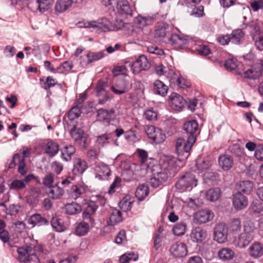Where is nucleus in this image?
<instances>
[{"instance_id":"1","label":"nucleus","mask_w":263,"mask_h":263,"mask_svg":"<svg viewBox=\"0 0 263 263\" xmlns=\"http://www.w3.org/2000/svg\"><path fill=\"white\" fill-rule=\"evenodd\" d=\"M18 258L20 261L25 263H40L39 252L29 246H24L17 248Z\"/></svg>"},{"instance_id":"2","label":"nucleus","mask_w":263,"mask_h":263,"mask_svg":"<svg viewBox=\"0 0 263 263\" xmlns=\"http://www.w3.org/2000/svg\"><path fill=\"white\" fill-rule=\"evenodd\" d=\"M194 139L193 137L187 138V140L182 138L177 139L176 143V151L178 156L182 160L186 159L190 155V152L194 143Z\"/></svg>"},{"instance_id":"3","label":"nucleus","mask_w":263,"mask_h":263,"mask_svg":"<svg viewBox=\"0 0 263 263\" xmlns=\"http://www.w3.org/2000/svg\"><path fill=\"white\" fill-rule=\"evenodd\" d=\"M198 180L195 175L192 172H187L178 179L175 186L181 192H184L187 189L191 190L196 186Z\"/></svg>"},{"instance_id":"4","label":"nucleus","mask_w":263,"mask_h":263,"mask_svg":"<svg viewBox=\"0 0 263 263\" xmlns=\"http://www.w3.org/2000/svg\"><path fill=\"white\" fill-rule=\"evenodd\" d=\"M96 178L100 180H105L109 179L111 175V170L109 166L99 160L95 161L91 164Z\"/></svg>"},{"instance_id":"5","label":"nucleus","mask_w":263,"mask_h":263,"mask_svg":"<svg viewBox=\"0 0 263 263\" xmlns=\"http://www.w3.org/2000/svg\"><path fill=\"white\" fill-rule=\"evenodd\" d=\"M126 64L128 65L134 74L138 73L142 70H146L150 67V64L144 55H141L134 62L127 61Z\"/></svg>"},{"instance_id":"6","label":"nucleus","mask_w":263,"mask_h":263,"mask_svg":"<svg viewBox=\"0 0 263 263\" xmlns=\"http://www.w3.org/2000/svg\"><path fill=\"white\" fill-rule=\"evenodd\" d=\"M145 132L148 137L156 144L162 143L166 139V136L162 130L153 125H147Z\"/></svg>"},{"instance_id":"7","label":"nucleus","mask_w":263,"mask_h":263,"mask_svg":"<svg viewBox=\"0 0 263 263\" xmlns=\"http://www.w3.org/2000/svg\"><path fill=\"white\" fill-rule=\"evenodd\" d=\"M16 165H18L17 171L18 173L22 176H25L27 172L25 160L18 153L15 154L13 155L12 159L9 165V167L12 168Z\"/></svg>"},{"instance_id":"8","label":"nucleus","mask_w":263,"mask_h":263,"mask_svg":"<svg viewBox=\"0 0 263 263\" xmlns=\"http://www.w3.org/2000/svg\"><path fill=\"white\" fill-rule=\"evenodd\" d=\"M170 252L176 258L183 257L188 253L186 245L181 241H177L173 243L170 249Z\"/></svg>"},{"instance_id":"9","label":"nucleus","mask_w":263,"mask_h":263,"mask_svg":"<svg viewBox=\"0 0 263 263\" xmlns=\"http://www.w3.org/2000/svg\"><path fill=\"white\" fill-rule=\"evenodd\" d=\"M228 237V229L224 223L216 224L214 228V239L219 243L226 241Z\"/></svg>"},{"instance_id":"10","label":"nucleus","mask_w":263,"mask_h":263,"mask_svg":"<svg viewBox=\"0 0 263 263\" xmlns=\"http://www.w3.org/2000/svg\"><path fill=\"white\" fill-rule=\"evenodd\" d=\"M108 5H116L118 13L121 15H133V10L129 5L128 2L126 0H122L117 1L115 3H111L109 0H107Z\"/></svg>"},{"instance_id":"11","label":"nucleus","mask_w":263,"mask_h":263,"mask_svg":"<svg viewBox=\"0 0 263 263\" xmlns=\"http://www.w3.org/2000/svg\"><path fill=\"white\" fill-rule=\"evenodd\" d=\"M214 217L213 213L209 209H203L197 211L194 215V221L198 224L206 223Z\"/></svg>"},{"instance_id":"12","label":"nucleus","mask_w":263,"mask_h":263,"mask_svg":"<svg viewBox=\"0 0 263 263\" xmlns=\"http://www.w3.org/2000/svg\"><path fill=\"white\" fill-rule=\"evenodd\" d=\"M232 203L236 210L240 211L248 206V199L240 192H237L233 196Z\"/></svg>"},{"instance_id":"13","label":"nucleus","mask_w":263,"mask_h":263,"mask_svg":"<svg viewBox=\"0 0 263 263\" xmlns=\"http://www.w3.org/2000/svg\"><path fill=\"white\" fill-rule=\"evenodd\" d=\"M170 104L173 109L180 111L184 107L185 101L180 95L173 92L170 96Z\"/></svg>"},{"instance_id":"14","label":"nucleus","mask_w":263,"mask_h":263,"mask_svg":"<svg viewBox=\"0 0 263 263\" xmlns=\"http://www.w3.org/2000/svg\"><path fill=\"white\" fill-rule=\"evenodd\" d=\"M213 163V161L210 157L199 156L196 160L195 165L199 173L209 170L212 166Z\"/></svg>"},{"instance_id":"15","label":"nucleus","mask_w":263,"mask_h":263,"mask_svg":"<svg viewBox=\"0 0 263 263\" xmlns=\"http://www.w3.org/2000/svg\"><path fill=\"white\" fill-rule=\"evenodd\" d=\"M94 29L101 32H108L114 29L112 23L106 18H102L95 21Z\"/></svg>"},{"instance_id":"16","label":"nucleus","mask_w":263,"mask_h":263,"mask_svg":"<svg viewBox=\"0 0 263 263\" xmlns=\"http://www.w3.org/2000/svg\"><path fill=\"white\" fill-rule=\"evenodd\" d=\"M161 167L166 172L176 170V159L175 157L172 156H164L161 158Z\"/></svg>"},{"instance_id":"17","label":"nucleus","mask_w":263,"mask_h":263,"mask_svg":"<svg viewBox=\"0 0 263 263\" xmlns=\"http://www.w3.org/2000/svg\"><path fill=\"white\" fill-rule=\"evenodd\" d=\"M183 129L189 135L187 138L193 137L194 141L196 140L197 132L198 130V124L196 120H190L184 124Z\"/></svg>"},{"instance_id":"18","label":"nucleus","mask_w":263,"mask_h":263,"mask_svg":"<svg viewBox=\"0 0 263 263\" xmlns=\"http://www.w3.org/2000/svg\"><path fill=\"white\" fill-rule=\"evenodd\" d=\"M70 135L75 142L80 144L81 143H83L84 144H85L87 137L83 130L81 128L74 126L70 131Z\"/></svg>"},{"instance_id":"19","label":"nucleus","mask_w":263,"mask_h":263,"mask_svg":"<svg viewBox=\"0 0 263 263\" xmlns=\"http://www.w3.org/2000/svg\"><path fill=\"white\" fill-rule=\"evenodd\" d=\"M87 190V186L83 183H78L70 189V194L73 199L83 197Z\"/></svg>"},{"instance_id":"20","label":"nucleus","mask_w":263,"mask_h":263,"mask_svg":"<svg viewBox=\"0 0 263 263\" xmlns=\"http://www.w3.org/2000/svg\"><path fill=\"white\" fill-rule=\"evenodd\" d=\"M190 236L193 242L201 243L206 238L207 232L206 230L198 227L192 230Z\"/></svg>"},{"instance_id":"21","label":"nucleus","mask_w":263,"mask_h":263,"mask_svg":"<svg viewBox=\"0 0 263 263\" xmlns=\"http://www.w3.org/2000/svg\"><path fill=\"white\" fill-rule=\"evenodd\" d=\"M105 85L106 83L100 81L96 87L95 89L97 96L99 97V103L100 104H104L109 98V96L104 89Z\"/></svg>"},{"instance_id":"22","label":"nucleus","mask_w":263,"mask_h":263,"mask_svg":"<svg viewBox=\"0 0 263 263\" xmlns=\"http://www.w3.org/2000/svg\"><path fill=\"white\" fill-rule=\"evenodd\" d=\"M254 187L253 183L249 180L240 181L236 185L237 192L241 194L249 195L252 192Z\"/></svg>"},{"instance_id":"23","label":"nucleus","mask_w":263,"mask_h":263,"mask_svg":"<svg viewBox=\"0 0 263 263\" xmlns=\"http://www.w3.org/2000/svg\"><path fill=\"white\" fill-rule=\"evenodd\" d=\"M115 111L113 109L107 110L103 108L99 109L97 110L98 120L101 122L109 123L114 118V115Z\"/></svg>"},{"instance_id":"24","label":"nucleus","mask_w":263,"mask_h":263,"mask_svg":"<svg viewBox=\"0 0 263 263\" xmlns=\"http://www.w3.org/2000/svg\"><path fill=\"white\" fill-rule=\"evenodd\" d=\"M250 256L254 258H258L263 255V244L254 242L249 249Z\"/></svg>"},{"instance_id":"25","label":"nucleus","mask_w":263,"mask_h":263,"mask_svg":"<svg viewBox=\"0 0 263 263\" xmlns=\"http://www.w3.org/2000/svg\"><path fill=\"white\" fill-rule=\"evenodd\" d=\"M27 222L28 224L31 225L32 228L36 226H41L48 223V221L39 214H34L31 215L28 219Z\"/></svg>"},{"instance_id":"26","label":"nucleus","mask_w":263,"mask_h":263,"mask_svg":"<svg viewBox=\"0 0 263 263\" xmlns=\"http://www.w3.org/2000/svg\"><path fill=\"white\" fill-rule=\"evenodd\" d=\"M192 50L196 51L197 53L202 56H206L211 53V50L209 46L200 42H196L194 41V44L191 47Z\"/></svg>"},{"instance_id":"27","label":"nucleus","mask_w":263,"mask_h":263,"mask_svg":"<svg viewBox=\"0 0 263 263\" xmlns=\"http://www.w3.org/2000/svg\"><path fill=\"white\" fill-rule=\"evenodd\" d=\"M218 163L223 170L228 171L232 167L233 159L231 156L228 155H221L219 156Z\"/></svg>"},{"instance_id":"28","label":"nucleus","mask_w":263,"mask_h":263,"mask_svg":"<svg viewBox=\"0 0 263 263\" xmlns=\"http://www.w3.org/2000/svg\"><path fill=\"white\" fill-rule=\"evenodd\" d=\"M153 89L156 94L165 97L167 93L168 87L161 81L157 80L154 83Z\"/></svg>"},{"instance_id":"29","label":"nucleus","mask_w":263,"mask_h":263,"mask_svg":"<svg viewBox=\"0 0 263 263\" xmlns=\"http://www.w3.org/2000/svg\"><path fill=\"white\" fill-rule=\"evenodd\" d=\"M87 167L88 165L85 161L77 159L74 161L72 172L75 175H82Z\"/></svg>"},{"instance_id":"30","label":"nucleus","mask_w":263,"mask_h":263,"mask_svg":"<svg viewBox=\"0 0 263 263\" xmlns=\"http://www.w3.org/2000/svg\"><path fill=\"white\" fill-rule=\"evenodd\" d=\"M45 153L50 157L54 156L59 151V145L51 140H49L45 146Z\"/></svg>"},{"instance_id":"31","label":"nucleus","mask_w":263,"mask_h":263,"mask_svg":"<svg viewBox=\"0 0 263 263\" xmlns=\"http://www.w3.org/2000/svg\"><path fill=\"white\" fill-rule=\"evenodd\" d=\"M171 29L172 27L168 24L163 22L158 23L156 27L155 34L158 37H163L168 33Z\"/></svg>"},{"instance_id":"32","label":"nucleus","mask_w":263,"mask_h":263,"mask_svg":"<svg viewBox=\"0 0 263 263\" xmlns=\"http://www.w3.org/2000/svg\"><path fill=\"white\" fill-rule=\"evenodd\" d=\"M253 238L241 233L237 238L234 240L235 245L240 248H244L247 246Z\"/></svg>"},{"instance_id":"33","label":"nucleus","mask_w":263,"mask_h":263,"mask_svg":"<svg viewBox=\"0 0 263 263\" xmlns=\"http://www.w3.org/2000/svg\"><path fill=\"white\" fill-rule=\"evenodd\" d=\"M230 36L232 43L239 45L243 41L245 33L241 29H236L230 34Z\"/></svg>"},{"instance_id":"34","label":"nucleus","mask_w":263,"mask_h":263,"mask_svg":"<svg viewBox=\"0 0 263 263\" xmlns=\"http://www.w3.org/2000/svg\"><path fill=\"white\" fill-rule=\"evenodd\" d=\"M179 44L177 48L181 49H190L194 44V41L190 36L181 34L180 40L178 42Z\"/></svg>"},{"instance_id":"35","label":"nucleus","mask_w":263,"mask_h":263,"mask_svg":"<svg viewBox=\"0 0 263 263\" xmlns=\"http://www.w3.org/2000/svg\"><path fill=\"white\" fill-rule=\"evenodd\" d=\"M149 194V188L144 184H140L135 192V196L139 201H143Z\"/></svg>"},{"instance_id":"36","label":"nucleus","mask_w":263,"mask_h":263,"mask_svg":"<svg viewBox=\"0 0 263 263\" xmlns=\"http://www.w3.org/2000/svg\"><path fill=\"white\" fill-rule=\"evenodd\" d=\"M89 229V223L85 221H83L78 224L75 229V233L78 236H84L88 233Z\"/></svg>"},{"instance_id":"37","label":"nucleus","mask_w":263,"mask_h":263,"mask_svg":"<svg viewBox=\"0 0 263 263\" xmlns=\"http://www.w3.org/2000/svg\"><path fill=\"white\" fill-rule=\"evenodd\" d=\"M246 28L248 30L252 40L261 34L260 28L255 21H252L247 25Z\"/></svg>"},{"instance_id":"38","label":"nucleus","mask_w":263,"mask_h":263,"mask_svg":"<svg viewBox=\"0 0 263 263\" xmlns=\"http://www.w3.org/2000/svg\"><path fill=\"white\" fill-rule=\"evenodd\" d=\"M72 3V0H58L55 10L60 13L63 12L71 6Z\"/></svg>"},{"instance_id":"39","label":"nucleus","mask_w":263,"mask_h":263,"mask_svg":"<svg viewBox=\"0 0 263 263\" xmlns=\"http://www.w3.org/2000/svg\"><path fill=\"white\" fill-rule=\"evenodd\" d=\"M63 190L58 185L52 186L48 188L47 193L49 197L53 199L60 198L63 194Z\"/></svg>"},{"instance_id":"40","label":"nucleus","mask_w":263,"mask_h":263,"mask_svg":"<svg viewBox=\"0 0 263 263\" xmlns=\"http://www.w3.org/2000/svg\"><path fill=\"white\" fill-rule=\"evenodd\" d=\"M220 190L218 187L209 189L206 192L205 195L206 199L211 201L217 200L220 198Z\"/></svg>"},{"instance_id":"41","label":"nucleus","mask_w":263,"mask_h":263,"mask_svg":"<svg viewBox=\"0 0 263 263\" xmlns=\"http://www.w3.org/2000/svg\"><path fill=\"white\" fill-rule=\"evenodd\" d=\"M114 29L112 31H117L119 30L124 31L133 30V26L129 23H126L121 20L117 19L116 22L113 25Z\"/></svg>"},{"instance_id":"42","label":"nucleus","mask_w":263,"mask_h":263,"mask_svg":"<svg viewBox=\"0 0 263 263\" xmlns=\"http://www.w3.org/2000/svg\"><path fill=\"white\" fill-rule=\"evenodd\" d=\"M218 256L223 260H230L234 256V252L229 248H223L218 252Z\"/></svg>"},{"instance_id":"43","label":"nucleus","mask_w":263,"mask_h":263,"mask_svg":"<svg viewBox=\"0 0 263 263\" xmlns=\"http://www.w3.org/2000/svg\"><path fill=\"white\" fill-rule=\"evenodd\" d=\"M75 148L72 145L65 146L61 150L62 158L68 161L71 158V156L75 153Z\"/></svg>"},{"instance_id":"44","label":"nucleus","mask_w":263,"mask_h":263,"mask_svg":"<svg viewBox=\"0 0 263 263\" xmlns=\"http://www.w3.org/2000/svg\"><path fill=\"white\" fill-rule=\"evenodd\" d=\"M82 208L80 205L76 203H68L65 205V211L67 214L74 215L80 213Z\"/></svg>"},{"instance_id":"45","label":"nucleus","mask_w":263,"mask_h":263,"mask_svg":"<svg viewBox=\"0 0 263 263\" xmlns=\"http://www.w3.org/2000/svg\"><path fill=\"white\" fill-rule=\"evenodd\" d=\"M241 228V220L238 218H233L229 223L228 229L230 233H237L240 231Z\"/></svg>"},{"instance_id":"46","label":"nucleus","mask_w":263,"mask_h":263,"mask_svg":"<svg viewBox=\"0 0 263 263\" xmlns=\"http://www.w3.org/2000/svg\"><path fill=\"white\" fill-rule=\"evenodd\" d=\"M187 224L184 221H181L176 223L173 228L174 234L177 236H182L186 231Z\"/></svg>"},{"instance_id":"47","label":"nucleus","mask_w":263,"mask_h":263,"mask_svg":"<svg viewBox=\"0 0 263 263\" xmlns=\"http://www.w3.org/2000/svg\"><path fill=\"white\" fill-rule=\"evenodd\" d=\"M257 68L254 66L251 69L245 71L243 73V77L246 79H256L261 77L260 71H257Z\"/></svg>"},{"instance_id":"48","label":"nucleus","mask_w":263,"mask_h":263,"mask_svg":"<svg viewBox=\"0 0 263 263\" xmlns=\"http://www.w3.org/2000/svg\"><path fill=\"white\" fill-rule=\"evenodd\" d=\"M255 232V228L254 223L251 221H247L244 224L242 233L253 238Z\"/></svg>"},{"instance_id":"49","label":"nucleus","mask_w":263,"mask_h":263,"mask_svg":"<svg viewBox=\"0 0 263 263\" xmlns=\"http://www.w3.org/2000/svg\"><path fill=\"white\" fill-rule=\"evenodd\" d=\"M111 89L116 95H121L127 91L125 83L123 80L120 81L118 84L112 86Z\"/></svg>"},{"instance_id":"50","label":"nucleus","mask_w":263,"mask_h":263,"mask_svg":"<svg viewBox=\"0 0 263 263\" xmlns=\"http://www.w3.org/2000/svg\"><path fill=\"white\" fill-rule=\"evenodd\" d=\"M105 55V52L101 51L99 52H88L86 55L88 59V63H91L94 61H98L103 58Z\"/></svg>"},{"instance_id":"51","label":"nucleus","mask_w":263,"mask_h":263,"mask_svg":"<svg viewBox=\"0 0 263 263\" xmlns=\"http://www.w3.org/2000/svg\"><path fill=\"white\" fill-rule=\"evenodd\" d=\"M166 176L161 173L157 175V177H154L150 179L149 183L154 188L158 187L166 180Z\"/></svg>"},{"instance_id":"52","label":"nucleus","mask_w":263,"mask_h":263,"mask_svg":"<svg viewBox=\"0 0 263 263\" xmlns=\"http://www.w3.org/2000/svg\"><path fill=\"white\" fill-rule=\"evenodd\" d=\"M122 221V213L118 210H113L109 217L110 224L115 225Z\"/></svg>"},{"instance_id":"53","label":"nucleus","mask_w":263,"mask_h":263,"mask_svg":"<svg viewBox=\"0 0 263 263\" xmlns=\"http://www.w3.org/2000/svg\"><path fill=\"white\" fill-rule=\"evenodd\" d=\"M38 5V9L41 12L48 10L50 6L52 4L53 0H36Z\"/></svg>"},{"instance_id":"54","label":"nucleus","mask_w":263,"mask_h":263,"mask_svg":"<svg viewBox=\"0 0 263 263\" xmlns=\"http://www.w3.org/2000/svg\"><path fill=\"white\" fill-rule=\"evenodd\" d=\"M25 187L26 184L22 180H14L9 185V189L11 190L19 191L24 189Z\"/></svg>"},{"instance_id":"55","label":"nucleus","mask_w":263,"mask_h":263,"mask_svg":"<svg viewBox=\"0 0 263 263\" xmlns=\"http://www.w3.org/2000/svg\"><path fill=\"white\" fill-rule=\"evenodd\" d=\"M250 210L255 214H263V206L259 201L256 200L252 202Z\"/></svg>"},{"instance_id":"56","label":"nucleus","mask_w":263,"mask_h":263,"mask_svg":"<svg viewBox=\"0 0 263 263\" xmlns=\"http://www.w3.org/2000/svg\"><path fill=\"white\" fill-rule=\"evenodd\" d=\"M72 68L73 64L71 62L65 61L57 67V73H63L70 71Z\"/></svg>"},{"instance_id":"57","label":"nucleus","mask_w":263,"mask_h":263,"mask_svg":"<svg viewBox=\"0 0 263 263\" xmlns=\"http://www.w3.org/2000/svg\"><path fill=\"white\" fill-rule=\"evenodd\" d=\"M81 107L76 105L72 107L68 111V117L70 120L78 118L81 114Z\"/></svg>"},{"instance_id":"58","label":"nucleus","mask_w":263,"mask_h":263,"mask_svg":"<svg viewBox=\"0 0 263 263\" xmlns=\"http://www.w3.org/2000/svg\"><path fill=\"white\" fill-rule=\"evenodd\" d=\"M51 224L53 229L58 232H62L64 230V226L62 220L57 218H52L51 220Z\"/></svg>"},{"instance_id":"59","label":"nucleus","mask_w":263,"mask_h":263,"mask_svg":"<svg viewBox=\"0 0 263 263\" xmlns=\"http://www.w3.org/2000/svg\"><path fill=\"white\" fill-rule=\"evenodd\" d=\"M125 139L128 141L131 142H136L139 140V138L137 135L136 132L129 130L125 132Z\"/></svg>"},{"instance_id":"60","label":"nucleus","mask_w":263,"mask_h":263,"mask_svg":"<svg viewBox=\"0 0 263 263\" xmlns=\"http://www.w3.org/2000/svg\"><path fill=\"white\" fill-rule=\"evenodd\" d=\"M127 67H128V65H126L125 62L124 65L117 66L115 67L112 70V73L116 76L120 74L126 76L128 72L127 68Z\"/></svg>"},{"instance_id":"61","label":"nucleus","mask_w":263,"mask_h":263,"mask_svg":"<svg viewBox=\"0 0 263 263\" xmlns=\"http://www.w3.org/2000/svg\"><path fill=\"white\" fill-rule=\"evenodd\" d=\"M111 137L110 134H105L98 137L97 143L98 145L103 146L109 142Z\"/></svg>"},{"instance_id":"62","label":"nucleus","mask_w":263,"mask_h":263,"mask_svg":"<svg viewBox=\"0 0 263 263\" xmlns=\"http://www.w3.org/2000/svg\"><path fill=\"white\" fill-rule=\"evenodd\" d=\"M237 63L235 58H229L225 61L224 66L227 70L231 71L237 67Z\"/></svg>"},{"instance_id":"63","label":"nucleus","mask_w":263,"mask_h":263,"mask_svg":"<svg viewBox=\"0 0 263 263\" xmlns=\"http://www.w3.org/2000/svg\"><path fill=\"white\" fill-rule=\"evenodd\" d=\"M181 77L180 74L176 73L173 70H171L169 72L167 76L171 85L174 86H176V84L179 80Z\"/></svg>"},{"instance_id":"64","label":"nucleus","mask_w":263,"mask_h":263,"mask_svg":"<svg viewBox=\"0 0 263 263\" xmlns=\"http://www.w3.org/2000/svg\"><path fill=\"white\" fill-rule=\"evenodd\" d=\"M254 45L257 50L263 51V33L253 39Z\"/></svg>"}]
</instances>
